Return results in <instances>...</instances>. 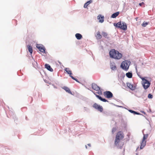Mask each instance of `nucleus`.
<instances>
[{"instance_id":"obj_4","label":"nucleus","mask_w":155,"mask_h":155,"mask_svg":"<svg viewBox=\"0 0 155 155\" xmlns=\"http://www.w3.org/2000/svg\"><path fill=\"white\" fill-rule=\"evenodd\" d=\"M148 134H143V136L142 141L141 142V145L140 146V149H143L146 145V140L148 138Z\"/></svg>"},{"instance_id":"obj_23","label":"nucleus","mask_w":155,"mask_h":155,"mask_svg":"<svg viewBox=\"0 0 155 155\" xmlns=\"http://www.w3.org/2000/svg\"><path fill=\"white\" fill-rule=\"evenodd\" d=\"M126 76L129 78H131L132 76V74L130 72H128L126 74Z\"/></svg>"},{"instance_id":"obj_3","label":"nucleus","mask_w":155,"mask_h":155,"mask_svg":"<svg viewBox=\"0 0 155 155\" xmlns=\"http://www.w3.org/2000/svg\"><path fill=\"white\" fill-rule=\"evenodd\" d=\"M114 25L116 27L124 30H126L127 29V24L124 22H123L122 24L121 22L120 21L117 23H114Z\"/></svg>"},{"instance_id":"obj_31","label":"nucleus","mask_w":155,"mask_h":155,"mask_svg":"<svg viewBox=\"0 0 155 155\" xmlns=\"http://www.w3.org/2000/svg\"><path fill=\"white\" fill-rule=\"evenodd\" d=\"M88 145L90 147V146H91V144H88Z\"/></svg>"},{"instance_id":"obj_24","label":"nucleus","mask_w":155,"mask_h":155,"mask_svg":"<svg viewBox=\"0 0 155 155\" xmlns=\"http://www.w3.org/2000/svg\"><path fill=\"white\" fill-rule=\"evenodd\" d=\"M129 111L130 112L133 113L134 114H137V115L141 114H140V113H138L137 112H136L135 111H133V110H129Z\"/></svg>"},{"instance_id":"obj_22","label":"nucleus","mask_w":155,"mask_h":155,"mask_svg":"<svg viewBox=\"0 0 155 155\" xmlns=\"http://www.w3.org/2000/svg\"><path fill=\"white\" fill-rule=\"evenodd\" d=\"M102 35L105 38H108V34L107 32H102Z\"/></svg>"},{"instance_id":"obj_16","label":"nucleus","mask_w":155,"mask_h":155,"mask_svg":"<svg viewBox=\"0 0 155 155\" xmlns=\"http://www.w3.org/2000/svg\"><path fill=\"white\" fill-rule=\"evenodd\" d=\"M98 19L99 20V22L102 23L104 21V17L102 16L101 15H99L97 16Z\"/></svg>"},{"instance_id":"obj_21","label":"nucleus","mask_w":155,"mask_h":155,"mask_svg":"<svg viewBox=\"0 0 155 155\" xmlns=\"http://www.w3.org/2000/svg\"><path fill=\"white\" fill-rule=\"evenodd\" d=\"M92 2V0H90L87 1L86 3L84 5V8H87L88 5L91 3Z\"/></svg>"},{"instance_id":"obj_13","label":"nucleus","mask_w":155,"mask_h":155,"mask_svg":"<svg viewBox=\"0 0 155 155\" xmlns=\"http://www.w3.org/2000/svg\"><path fill=\"white\" fill-rule=\"evenodd\" d=\"M127 86L130 89L133 90L135 89V87L134 86L133 84H131L130 83H127Z\"/></svg>"},{"instance_id":"obj_9","label":"nucleus","mask_w":155,"mask_h":155,"mask_svg":"<svg viewBox=\"0 0 155 155\" xmlns=\"http://www.w3.org/2000/svg\"><path fill=\"white\" fill-rule=\"evenodd\" d=\"M104 96L107 98H111L113 96L112 93L110 91H106L104 92Z\"/></svg>"},{"instance_id":"obj_15","label":"nucleus","mask_w":155,"mask_h":155,"mask_svg":"<svg viewBox=\"0 0 155 155\" xmlns=\"http://www.w3.org/2000/svg\"><path fill=\"white\" fill-rule=\"evenodd\" d=\"M45 68L50 71H52L53 69L51 68V66L48 64H45Z\"/></svg>"},{"instance_id":"obj_17","label":"nucleus","mask_w":155,"mask_h":155,"mask_svg":"<svg viewBox=\"0 0 155 155\" xmlns=\"http://www.w3.org/2000/svg\"><path fill=\"white\" fill-rule=\"evenodd\" d=\"M96 38L97 39H101L102 38V36L100 34V32L99 31H98L97 35L95 36Z\"/></svg>"},{"instance_id":"obj_19","label":"nucleus","mask_w":155,"mask_h":155,"mask_svg":"<svg viewBox=\"0 0 155 155\" xmlns=\"http://www.w3.org/2000/svg\"><path fill=\"white\" fill-rule=\"evenodd\" d=\"M75 37L77 39L80 40L82 38V35L79 33H77L75 35Z\"/></svg>"},{"instance_id":"obj_33","label":"nucleus","mask_w":155,"mask_h":155,"mask_svg":"<svg viewBox=\"0 0 155 155\" xmlns=\"http://www.w3.org/2000/svg\"><path fill=\"white\" fill-rule=\"evenodd\" d=\"M139 147H138L137 148V150H138V149Z\"/></svg>"},{"instance_id":"obj_27","label":"nucleus","mask_w":155,"mask_h":155,"mask_svg":"<svg viewBox=\"0 0 155 155\" xmlns=\"http://www.w3.org/2000/svg\"><path fill=\"white\" fill-rule=\"evenodd\" d=\"M117 130V129L116 128H113L112 130V134H114V133Z\"/></svg>"},{"instance_id":"obj_14","label":"nucleus","mask_w":155,"mask_h":155,"mask_svg":"<svg viewBox=\"0 0 155 155\" xmlns=\"http://www.w3.org/2000/svg\"><path fill=\"white\" fill-rule=\"evenodd\" d=\"M62 88L64 90H65L66 92L70 94H72L70 89L68 87H67L64 86L62 87Z\"/></svg>"},{"instance_id":"obj_30","label":"nucleus","mask_w":155,"mask_h":155,"mask_svg":"<svg viewBox=\"0 0 155 155\" xmlns=\"http://www.w3.org/2000/svg\"><path fill=\"white\" fill-rule=\"evenodd\" d=\"M98 91L97 93V94H99V95H101L102 94V92L101 91Z\"/></svg>"},{"instance_id":"obj_8","label":"nucleus","mask_w":155,"mask_h":155,"mask_svg":"<svg viewBox=\"0 0 155 155\" xmlns=\"http://www.w3.org/2000/svg\"><path fill=\"white\" fill-rule=\"evenodd\" d=\"M93 107L94 108L97 110L101 112H102L103 110L102 107L96 103H94L93 104Z\"/></svg>"},{"instance_id":"obj_12","label":"nucleus","mask_w":155,"mask_h":155,"mask_svg":"<svg viewBox=\"0 0 155 155\" xmlns=\"http://www.w3.org/2000/svg\"><path fill=\"white\" fill-rule=\"evenodd\" d=\"M94 94L99 99H100V100H101L102 101H103L104 102H107V101L106 100V99L104 98H102L100 96L97 95V94H96L94 93Z\"/></svg>"},{"instance_id":"obj_1","label":"nucleus","mask_w":155,"mask_h":155,"mask_svg":"<svg viewBox=\"0 0 155 155\" xmlns=\"http://www.w3.org/2000/svg\"><path fill=\"white\" fill-rule=\"evenodd\" d=\"M109 54L111 58L115 59H120L122 56L121 54L114 49H112L110 51Z\"/></svg>"},{"instance_id":"obj_6","label":"nucleus","mask_w":155,"mask_h":155,"mask_svg":"<svg viewBox=\"0 0 155 155\" xmlns=\"http://www.w3.org/2000/svg\"><path fill=\"white\" fill-rule=\"evenodd\" d=\"M142 79L143 81V87L145 89H147L150 86V84L147 80L143 78H142Z\"/></svg>"},{"instance_id":"obj_5","label":"nucleus","mask_w":155,"mask_h":155,"mask_svg":"<svg viewBox=\"0 0 155 155\" xmlns=\"http://www.w3.org/2000/svg\"><path fill=\"white\" fill-rule=\"evenodd\" d=\"M130 63L127 61H125L122 62L121 64L120 67L124 70H128Z\"/></svg>"},{"instance_id":"obj_32","label":"nucleus","mask_w":155,"mask_h":155,"mask_svg":"<svg viewBox=\"0 0 155 155\" xmlns=\"http://www.w3.org/2000/svg\"><path fill=\"white\" fill-rule=\"evenodd\" d=\"M86 148H87V146H86Z\"/></svg>"},{"instance_id":"obj_28","label":"nucleus","mask_w":155,"mask_h":155,"mask_svg":"<svg viewBox=\"0 0 155 155\" xmlns=\"http://www.w3.org/2000/svg\"><path fill=\"white\" fill-rule=\"evenodd\" d=\"M148 97L149 98L151 99L153 98V96L152 94H149L148 95Z\"/></svg>"},{"instance_id":"obj_26","label":"nucleus","mask_w":155,"mask_h":155,"mask_svg":"<svg viewBox=\"0 0 155 155\" xmlns=\"http://www.w3.org/2000/svg\"><path fill=\"white\" fill-rule=\"evenodd\" d=\"M148 24V23L147 22H143L142 24V25L143 27H146L147 25Z\"/></svg>"},{"instance_id":"obj_29","label":"nucleus","mask_w":155,"mask_h":155,"mask_svg":"<svg viewBox=\"0 0 155 155\" xmlns=\"http://www.w3.org/2000/svg\"><path fill=\"white\" fill-rule=\"evenodd\" d=\"M144 3L143 2H142V3H140L139 4V5L141 6H142V5H143V7H144Z\"/></svg>"},{"instance_id":"obj_25","label":"nucleus","mask_w":155,"mask_h":155,"mask_svg":"<svg viewBox=\"0 0 155 155\" xmlns=\"http://www.w3.org/2000/svg\"><path fill=\"white\" fill-rule=\"evenodd\" d=\"M111 68L112 70H115L116 69V67L113 64L111 65Z\"/></svg>"},{"instance_id":"obj_11","label":"nucleus","mask_w":155,"mask_h":155,"mask_svg":"<svg viewBox=\"0 0 155 155\" xmlns=\"http://www.w3.org/2000/svg\"><path fill=\"white\" fill-rule=\"evenodd\" d=\"M36 47L39 49L40 51L42 52H45V48L44 47L40 46L39 45H37Z\"/></svg>"},{"instance_id":"obj_7","label":"nucleus","mask_w":155,"mask_h":155,"mask_svg":"<svg viewBox=\"0 0 155 155\" xmlns=\"http://www.w3.org/2000/svg\"><path fill=\"white\" fill-rule=\"evenodd\" d=\"M65 71L70 75V76L73 80H75L78 82H79L78 81V79L73 77L71 75L72 74V71H71L70 70L69 68H66L65 69Z\"/></svg>"},{"instance_id":"obj_20","label":"nucleus","mask_w":155,"mask_h":155,"mask_svg":"<svg viewBox=\"0 0 155 155\" xmlns=\"http://www.w3.org/2000/svg\"><path fill=\"white\" fill-rule=\"evenodd\" d=\"M119 12H117L114 14H113L111 16V17L113 18H116L119 14Z\"/></svg>"},{"instance_id":"obj_18","label":"nucleus","mask_w":155,"mask_h":155,"mask_svg":"<svg viewBox=\"0 0 155 155\" xmlns=\"http://www.w3.org/2000/svg\"><path fill=\"white\" fill-rule=\"evenodd\" d=\"M28 50L29 52L31 53V54H32L33 52V50L32 48V47L30 45H28L27 46Z\"/></svg>"},{"instance_id":"obj_10","label":"nucleus","mask_w":155,"mask_h":155,"mask_svg":"<svg viewBox=\"0 0 155 155\" xmlns=\"http://www.w3.org/2000/svg\"><path fill=\"white\" fill-rule=\"evenodd\" d=\"M92 88L96 91H98L100 90V87L95 84H92Z\"/></svg>"},{"instance_id":"obj_2","label":"nucleus","mask_w":155,"mask_h":155,"mask_svg":"<svg viewBox=\"0 0 155 155\" xmlns=\"http://www.w3.org/2000/svg\"><path fill=\"white\" fill-rule=\"evenodd\" d=\"M124 137L123 133L121 131L118 132L116 134L114 141V144L116 146L119 145L120 140L123 139Z\"/></svg>"}]
</instances>
